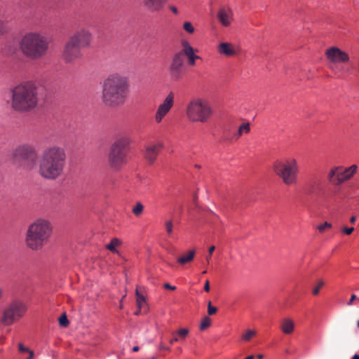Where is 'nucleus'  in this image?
Segmentation results:
<instances>
[{
	"label": "nucleus",
	"mask_w": 359,
	"mask_h": 359,
	"mask_svg": "<svg viewBox=\"0 0 359 359\" xmlns=\"http://www.w3.org/2000/svg\"><path fill=\"white\" fill-rule=\"evenodd\" d=\"M92 35L90 32L85 29L76 32L69 39V41L76 45L80 48L88 47L91 41Z\"/></svg>",
	"instance_id": "15"
},
{
	"label": "nucleus",
	"mask_w": 359,
	"mask_h": 359,
	"mask_svg": "<svg viewBox=\"0 0 359 359\" xmlns=\"http://www.w3.org/2000/svg\"><path fill=\"white\" fill-rule=\"evenodd\" d=\"M216 18L223 27H229L233 21V11L229 6H220L216 13Z\"/></svg>",
	"instance_id": "12"
},
{
	"label": "nucleus",
	"mask_w": 359,
	"mask_h": 359,
	"mask_svg": "<svg viewBox=\"0 0 359 359\" xmlns=\"http://www.w3.org/2000/svg\"><path fill=\"white\" fill-rule=\"evenodd\" d=\"M125 297H126V295H124V296L123 297V298L121 299V304H120V308H121V309H122V307H123L122 302H123V299Z\"/></svg>",
	"instance_id": "58"
},
{
	"label": "nucleus",
	"mask_w": 359,
	"mask_h": 359,
	"mask_svg": "<svg viewBox=\"0 0 359 359\" xmlns=\"http://www.w3.org/2000/svg\"><path fill=\"white\" fill-rule=\"evenodd\" d=\"M142 312V310H140V309L138 308L137 311H136V312L135 313V315H139Z\"/></svg>",
	"instance_id": "55"
},
{
	"label": "nucleus",
	"mask_w": 359,
	"mask_h": 359,
	"mask_svg": "<svg viewBox=\"0 0 359 359\" xmlns=\"http://www.w3.org/2000/svg\"><path fill=\"white\" fill-rule=\"evenodd\" d=\"M184 62V59L183 53H175L169 67L170 74L173 79L177 80L181 78Z\"/></svg>",
	"instance_id": "13"
},
{
	"label": "nucleus",
	"mask_w": 359,
	"mask_h": 359,
	"mask_svg": "<svg viewBox=\"0 0 359 359\" xmlns=\"http://www.w3.org/2000/svg\"><path fill=\"white\" fill-rule=\"evenodd\" d=\"M129 83L127 78L118 74L108 76L102 83L101 99L109 107H119L124 104L128 95Z\"/></svg>",
	"instance_id": "2"
},
{
	"label": "nucleus",
	"mask_w": 359,
	"mask_h": 359,
	"mask_svg": "<svg viewBox=\"0 0 359 359\" xmlns=\"http://www.w3.org/2000/svg\"><path fill=\"white\" fill-rule=\"evenodd\" d=\"M182 53L183 55H186L187 57H192L196 55L193 47L189 44L187 41H182Z\"/></svg>",
	"instance_id": "23"
},
{
	"label": "nucleus",
	"mask_w": 359,
	"mask_h": 359,
	"mask_svg": "<svg viewBox=\"0 0 359 359\" xmlns=\"http://www.w3.org/2000/svg\"><path fill=\"white\" fill-rule=\"evenodd\" d=\"M129 145L130 140L127 137H121L112 144L108 156V162L111 168L119 170L126 163Z\"/></svg>",
	"instance_id": "8"
},
{
	"label": "nucleus",
	"mask_w": 359,
	"mask_h": 359,
	"mask_svg": "<svg viewBox=\"0 0 359 359\" xmlns=\"http://www.w3.org/2000/svg\"><path fill=\"white\" fill-rule=\"evenodd\" d=\"M144 210V205L141 202H137L133 208L132 212L136 217H140Z\"/></svg>",
	"instance_id": "28"
},
{
	"label": "nucleus",
	"mask_w": 359,
	"mask_h": 359,
	"mask_svg": "<svg viewBox=\"0 0 359 359\" xmlns=\"http://www.w3.org/2000/svg\"><path fill=\"white\" fill-rule=\"evenodd\" d=\"M196 252L195 250H190L188 252V253L185 255H182L180 257L177 259V262L180 264L184 265L187 263L191 262L194 257H195Z\"/></svg>",
	"instance_id": "24"
},
{
	"label": "nucleus",
	"mask_w": 359,
	"mask_h": 359,
	"mask_svg": "<svg viewBox=\"0 0 359 359\" xmlns=\"http://www.w3.org/2000/svg\"><path fill=\"white\" fill-rule=\"evenodd\" d=\"M327 59L332 63L348 62L349 61L348 55L337 47L332 46L327 48L325 51Z\"/></svg>",
	"instance_id": "16"
},
{
	"label": "nucleus",
	"mask_w": 359,
	"mask_h": 359,
	"mask_svg": "<svg viewBox=\"0 0 359 359\" xmlns=\"http://www.w3.org/2000/svg\"><path fill=\"white\" fill-rule=\"evenodd\" d=\"M254 358V355H248L245 358V359H253Z\"/></svg>",
	"instance_id": "57"
},
{
	"label": "nucleus",
	"mask_w": 359,
	"mask_h": 359,
	"mask_svg": "<svg viewBox=\"0 0 359 359\" xmlns=\"http://www.w3.org/2000/svg\"><path fill=\"white\" fill-rule=\"evenodd\" d=\"M151 359H156L154 357L151 358Z\"/></svg>",
	"instance_id": "61"
},
{
	"label": "nucleus",
	"mask_w": 359,
	"mask_h": 359,
	"mask_svg": "<svg viewBox=\"0 0 359 359\" xmlns=\"http://www.w3.org/2000/svg\"><path fill=\"white\" fill-rule=\"evenodd\" d=\"M175 95L172 92L168 93V95L163 100V102L161 103L155 113L154 120L156 123L162 122L165 116L170 112L171 109L174 106Z\"/></svg>",
	"instance_id": "11"
},
{
	"label": "nucleus",
	"mask_w": 359,
	"mask_h": 359,
	"mask_svg": "<svg viewBox=\"0 0 359 359\" xmlns=\"http://www.w3.org/2000/svg\"><path fill=\"white\" fill-rule=\"evenodd\" d=\"M187 58H188V60H189V65H191V66H194V65H195V63H196V62H195V60H196V59H199V58H200V57L196 55H194V56L189 57H187Z\"/></svg>",
	"instance_id": "40"
},
{
	"label": "nucleus",
	"mask_w": 359,
	"mask_h": 359,
	"mask_svg": "<svg viewBox=\"0 0 359 359\" xmlns=\"http://www.w3.org/2000/svg\"><path fill=\"white\" fill-rule=\"evenodd\" d=\"M121 243V242L119 239L114 238L111 239V242L108 245H107L106 248L111 252H116L117 250H116V248L119 246Z\"/></svg>",
	"instance_id": "26"
},
{
	"label": "nucleus",
	"mask_w": 359,
	"mask_h": 359,
	"mask_svg": "<svg viewBox=\"0 0 359 359\" xmlns=\"http://www.w3.org/2000/svg\"><path fill=\"white\" fill-rule=\"evenodd\" d=\"M138 350H139V346H134V347L133 348V351L134 352H136V351H137Z\"/></svg>",
	"instance_id": "54"
},
{
	"label": "nucleus",
	"mask_w": 359,
	"mask_h": 359,
	"mask_svg": "<svg viewBox=\"0 0 359 359\" xmlns=\"http://www.w3.org/2000/svg\"><path fill=\"white\" fill-rule=\"evenodd\" d=\"M19 47L25 57L32 60H38L47 55L50 48V41L39 32H29L21 37Z\"/></svg>",
	"instance_id": "3"
},
{
	"label": "nucleus",
	"mask_w": 359,
	"mask_h": 359,
	"mask_svg": "<svg viewBox=\"0 0 359 359\" xmlns=\"http://www.w3.org/2000/svg\"><path fill=\"white\" fill-rule=\"evenodd\" d=\"M215 247L214 245L210 246L208 249V255H207L206 258H205L208 264L210 263L211 255L213 253V252L215 251Z\"/></svg>",
	"instance_id": "39"
},
{
	"label": "nucleus",
	"mask_w": 359,
	"mask_h": 359,
	"mask_svg": "<svg viewBox=\"0 0 359 359\" xmlns=\"http://www.w3.org/2000/svg\"><path fill=\"white\" fill-rule=\"evenodd\" d=\"M332 227V224L331 223H329L327 222H325L323 224H322L321 225H319L318 226V229L320 232H323L325 229H330Z\"/></svg>",
	"instance_id": "37"
},
{
	"label": "nucleus",
	"mask_w": 359,
	"mask_h": 359,
	"mask_svg": "<svg viewBox=\"0 0 359 359\" xmlns=\"http://www.w3.org/2000/svg\"><path fill=\"white\" fill-rule=\"evenodd\" d=\"M164 287L168 290H175L176 289L175 286H172L169 283H165L164 285Z\"/></svg>",
	"instance_id": "49"
},
{
	"label": "nucleus",
	"mask_w": 359,
	"mask_h": 359,
	"mask_svg": "<svg viewBox=\"0 0 359 359\" xmlns=\"http://www.w3.org/2000/svg\"><path fill=\"white\" fill-rule=\"evenodd\" d=\"M189 330L187 328H182L177 332H173L172 335H177L180 340H184L189 334Z\"/></svg>",
	"instance_id": "27"
},
{
	"label": "nucleus",
	"mask_w": 359,
	"mask_h": 359,
	"mask_svg": "<svg viewBox=\"0 0 359 359\" xmlns=\"http://www.w3.org/2000/svg\"><path fill=\"white\" fill-rule=\"evenodd\" d=\"M355 220H356V217H355V216H353V217H351L350 218V222H351V224H354V223H355Z\"/></svg>",
	"instance_id": "51"
},
{
	"label": "nucleus",
	"mask_w": 359,
	"mask_h": 359,
	"mask_svg": "<svg viewBox=\"0 0 359 359\" xmlns=\"http://www.w3.org/2000/svg\"><path fill=\"white\" fill-rule=\"evenodd\" d=\"M173 336H174V337L170 339V341H169L170 344H173L175 342H177V341H180V339H179V338L177 337V335H173Z\"/></svg>",
	"instance_id": "48"
},
{
	"label": "nucleus",
	"mask_w": 359,
	"mask_h": 359,
	"mask_svg": "<svg viewBox=\"0 0 359 359\" xmlns=\"http://www.w3.org/2000/svg\"><path fill=\"white\" fill-rule=\"evenodd\" d=\"M257 357L258 359H262L264 358V355L262 354H259V355H257Z\"/></svg>",
	"instance_id": "56"
},
{
	"label": "nucleus",
	"mask_w": 359,
	"mask_h": 359,
	"mask_svg": "<svg viewBox=\"0 0 359 359\" xmlns=\"http://www.w3.org/2000/svg\"><path fill=\"white\" fill-rule=\"evenodd\" d=\"M207 273V271H206V270H205V271H203L202 272V273H203V274H205V273Z\"/></svg>",
	"instance_id": "59"
},
{
	"label": "nucleus",
	"mask_w": 359,
	"mask_h": 359,
	"mask_svg": "<svg viewBox=\"0 0 359 359\" xmlns=\"http://www.w3.org/2000/svg\"><path fill=\"white\" fill-rule=\"evenodd\" d=\"M135 296H136V303L137 308L140 309V310H147V302L146 299L144 297L142 294H141L138 289H136L135 291Z\"/></svg>",
	"instance_id": "22"
},
{
	"label": "nucleus",
	"mask_w": 359,
	"mask_h": 359,
	"mask_svg": "<svg viewBox=\"0 0 359 359\" xmlns=\"http://www.w3.org/2000/svg\"><path fill=\"white\" fill-rule=\"evenodd\" d=\"M59 323H60V325L63 327H66L68 326L69 320H68L65 313L62 314L60 317V318H59Z\"/></svg>",
	"instance_id": "35"
},
{
	"label": "nucleus",
	"mask_w": 359,
	"mask_h": 359,
	"mask_svg": "<svg viewBox=\"0 0 359 359\" xmlns=\"http://www.w3.org/2000/svg\"><path fill=\"white\" fill-rule=\"evenodd\" d=\"M165 227L167 231V233L169 236H172L173 231V223L172 220H167L165 222Z\"/></svg>",
	"instance_id": "32"
},
{
	"label": "nucleus",
	"mask_w": 359,
	"mask_h": 359,
	"mask_svg": "<svg viewBox=\"0 0 359 359\" xmlns=\"http://www.w3.org/2000/svg\"><path fill=\"white\" fill-rule=\"evenodd\" d=\"M19 351L21 352H29L30 351L28 348H25L22 344H19L18 345Z\"/></svg>",
	"instance_id": "45"
},
{
	"label": "nucleus",
	"mask_w": 359,
	"mask_h": 359,
	"mask_svg": "<svg viewBox=\"0 0 359 359\" xmlns=\"http://www.w3.org/2000/svg\"><path fill=\"white\" fill-rule=\"evenodd\" d=\"M315 191V189H314V185L313 184H309L308 185V189H307V194H313Z\"/></svg>",
	"instance_id": "42"
},
{
	"label": "nucleus",
	"mask_w": 359,
	"mask_h": 359,
	"mask_svg": "<svg viewBox=\"0 0 359 359\" xmlns=\"http://www.w3.org/2000/svg\"><path fill=\"white\" fill-rule=\"evenodd\" d=\"M159 349L160 350H165V351H169L170 350V348L168 346H167L165 344H163V342H161L160 344H159Z\"/></svg>",
	"instance_id": "46"
},
{
	"label": "nucleus",
	"mask_w": 359,
	"mask_h": 359,
	"mask_svg": "<svg viewBox=\"0 0 359 359\" xmlns=\"http://www.w3.org/2000/svg\"><path fill=\"white\" fill-rule=\"evenodd\" d=\"M354 231V228L353 227H350V228H348V227H344L342 229V231L346 233V235H350L351 233H352V232Z\"/></svg>",
	"instance_id": "41"
},
{
	"label": "nucleus",
	"mask_w": 359,
	"mask_h": 359,
	"mask_svg": "<svg viewBox=\"0 0 359 359\" xmlns=\"http://www.w3.org/2000/svg\"><path fill=\"white\" fill-rule=\"evenodd\" d=\"M81 48L68 41L64 48L62 53L63 60L67 63L74 62L81 57Z\"/></svg>",
	"instance_id": "14"
},
{
	"label": "nucleus",
	"mask_w": 359,
	"mask_h": 359,
	"mask_svg": "<svg viewBox=\"0 0 359 359\" xmlns=\"http://www.w3.org/2000/svg\"><path fill=\"white\" fill-rule=\"evenodd\" d=\"M256 332L254 330H248L246 332L243 334L242 339L244 341H250L254 336H255Z\"/></svg>",
	"instance_id": "31"
},
{
	"label": "nucleus",
	"mask_w": 359,
	"mask_h": 359,
	"mask_svg": "<svg viewBox=\"0 0 359 359\" xmlns=\"http://www.w3.org/2000/svg\"><path fill=\"white\" fill-rule=\"evenodd\" d=\"M183 29L189 34H193L195 31L194 27L190 22H184Z\"/></svg>",
	"instance_id": "34"
},
{
	"label": "nucleus",
	"mask_w": 359,
	"mask_h": 359,
	"mask_svg": "<svg viewBox=\"0 0 359 359\" xmlns=\"http://www.w3.org/2000/svg\"><path fill=\"white\" fill-rule=\"evenodd\" d=\"M163 144L161 142L150 144L145 147L144 158L151 163H153Z\"/></svg>",
	"instance_id": "18"
},
{
	"label": "nucleus",
	"mask_w": 359,
	"mask_h": 359,
	"mask_svg": "<svg viewBox=\"0 0 359 359\" xmlns=\"http://www.w3.org/2000/svg\"><path fill=\"white\" fill-rule=\"evenodd\" d=\"M280 329L285 334H291L294 329V322L290 318L283 319L280 325Z\"/></svg>",
	"instance_id": "21"
},
{
	"label": "nucleus",
	"mask_w": 359,
	"mask_h": 359,
	"mask_svg": "<svg viewBox=\"0 0 359 359\" xmlns=\"http://www.w3.org/2000/svg\"><path fill=\"white\" fill-rule=\"evenodd\" d=\"M338 171L339 167H334L328 173L327 179L333 184H334V180H336V177H337Z\"/></svg>",
	"instance_id": "29"
},
{
	"label": "nucleus",
	"mask_w": 359,
	"mask_h": 359,
	"mask_svg": "<svg viewBox=\"0 0 359 359\" xmlns=\"http://www.w3.org/2000/svg\"><path fill=\"white\" fill-rule=\"evenodd\" d=\"M27 311V306L22 300L14 299L4 309L1 322L4 325H11L23 318Z\"/></svg>",
	"instance_id": "9"
},
{
	"label": "nucleus",
	"mask_w": 359,
	"mask_h": 359,
	"mask_svg": "<svg viewBox=\"0 0 359 359\" xmlns=\"http://www.w3.org/2000/svg\"><path fill=\"white\" fill-rule=\"evenodd\" d=\"M273 170L278 177L287 186H292L297 183L299 168L294 158H287L276 161Z\"/></svg>",
	"instance_id": "7"
},
{
	"label": "nucleus",
	"mask_w": 359,
	"mask_h": 359,
	"mask_svg": "<svg viewBox=\"0 0 359 359\" xmlns=\"http://www.w3.org/2000/svg\"><path fill=\"white\" fill-rule=\"evenodd\" d=\"M170 10L174 13L175 14H177L178 13V10L177 8V7L174 6H170Z\"/></svg>",
	"instance_id": "50"
},
{
	"label": "nucleus",
	"mask_w": 359,
	"mask_h": 359,
	"mask_svg": "<svg viewBox=\"0 0 359 359\" xmlns=\"http://www.w3.org/2000/svg\"><path fill=\"white\" fill-rule=\"evenodd\" d=\"M66 165L65 149L59 146L46 147L39 160V174L46 180H55L60 177Z\"/></svg>",
	"instance_id": "1"
},
{
	"label": "nucleus",
	"mask_w": 359,
	"mask_h": 359,
	"mask_svg": "<svg viewBox=\"0 0 359 359\" xmlns=\"http://www.w3.org/2000/svg\"><path fill=\"white\" fill-rule=\"evenodd\" d=\"M250 131V126L249 123H242L238 130L236 134H235L234 137L236 139H238L243 134H248Z\"/></svg>",
	"instance_id": "25"
},
{
	"label": "nucleus",
	"mask_w": 359,
	"mask_h": 359,
	"mask_svg": "<svg viewBox=\"0 0 359 359\" xmlns=\"http://www.w3.org/2000/svg\"><path fill=\"white\" fill-rule=\"evenodd\" d=\"M210 325H211V319L209 317L205 316L201 320V323L200 325V330H204L207 329L208 327H209Z\"/></svg>",
	"instance_id": "30"
},
{
	"label": "nucleus",
	"mask_w": 359,
	"mask_h": 359,
	"mask_svg": "<svg viewBox=\"0 0 359 359\" xmlns=\"http://www.w3.org/2000/svg\"><path fill=\"white\" fill-rule=\"evenodd\" d=\"M52 233L50 223L38 219L29 225L25 234V244L32 250H40L48 242Z\"/></svg>",
	"instance_id": "5"
},
{
	"label": "nucleus",
	"mask_w": 359,
	"mask_h": 359,
	"mask_svg": "<svg viewBox=\"0 0 359 359\" xmlns=\"http://www.w3.org/2000/svg\"><path fill=\"white\" fill-rule=\"evenodd\" d=\"M13 158L15 162L32 168L37 158L36 149L34 146L29 144L19 145L13 150Z\"/></svg>",
	"instance_id": "10"
},
{
	"label": "nucleus",
	"mask_w": 359,
	"mask_h": 359,
	"mask_svg": "<svg viewBox=\"0 0 359 359\" xmlns=\"http://www.w3.org/2000/svg\"><path fill=\"white\" fill-rule=\"evenodd\" d=\"M29 355L27 359H32L34 356V353L32 351H29Z\"/></svg>",
	"instance_id": "52"
},
{
	"label": "nucleus",
	"mask_w": 359,
	"mask_h": 359,
	"mask_svg": "<svg viewBox=\"0 0 359 359\" xmlns=\"http://www.w3.org/2000/svg\"><path fill=\"white\" fill-rule=\"evenodd\" d=\"M355 299H357L356 295L355 294H352L351 296V298H350L348 302V305H349V306L352 305L353 301H355ZM358 301L359 302V298L358 299Z\"/></svg>",
	"instance_id": "44"
},
{
	"label": "nucleus",
	"mask_w": 359,
	"mask_h": 359,
	"mask_svg": "<svg viewBox=\"0 0 359 359\" xmlns=\"http://www.w3.org/2000/svg\"><path fill=\"white\" fill-rule=\"evenodd\" d=\"M325 283L323 280H319L317 283L316 286L313 289L312 294L314 296H317L319 294L320 290L323 285Z\"/></svg>",
	"instance_id": "33"
},
{
	"label": "nucleus",
	"mask_w": 359,
	"mask_h": 359,
	"mask_svg": "<svg viewBox=\"0 0 359 359\" xmlns=\"http://www.w3.org/2000/svg\"><path fill=\"white\" fill-rule=\"evenodd\" d=\"M168 0H143L144 7L151 13L161 11Z\"/></svg>",
	"instance_id": "19"
},
{
	"label": "nucleus",
	"mask_w": 359,
	"mask_h": 359,
	"mask_svg": "<svg viewBox=\"0 0 359 359\" xmlns=\"http://www.w3.org/2000/svg\"><path fill=\"white\" fill-rule=\"evenodd\" d=\"M38 102L37 90L32 82H26L15 87L12 91V107L20 111L34 109Z\"/></svg>",
	"instance_id": "4"
},
{
	"label": "nucleus",
	"mask_w": 359,
	"mask_h": 359,
	"mask_svg": "<svg viewBox=\"0 0 359 359\" xmlns=\"http://www.w3.org/2000/svg\"><path fill=\"white\" fill-rule=\"evenodd\" d=\"M217 311V309L215 306H212L211 304V302H209L208 304V313L209 315L215 314Z\"/></svg>",
	"instance_id": "38"
},
{
	"label": "nucleus",
	"mask_w": 359,
	"mask_h": 359,
	"mask_svg": "<svg viewBox=\"0 0 359 359\" xmlns=\"http://www.w3.org/2000/svg\"><path fill=\"white\" fill-rule=\"evenodd\" d=\"M357 169L358 166L356 165H353L346 169L339 167L337 177H336V180H334V185H339L344 182L349 180L353 174L355 173Z\"/></svg>",
	"instance_id": "17"
},
{
	"label": "nucleus",
	"mask_w": 359,
	"mask_h": 359,
	"mask_svg": "<svg viewBox=\"0 0 359 359\" xmlns=\"http://www.w3.org/2000/svg\"><path fill=\"white\" fill-rule=\"evenodd\" d=\"M340 72L341 75L349 74L351 73V71L349 68L342 67L341 69H340Z\"/></svg>",
	"instance_id": "43"
},
{
	"label": "nucleus",
	"mask_w": 359,
	"mask_h": 359,
	"mask_svg": "<svg viewBox=\"0 0 359 359\" xmlns=\"http://www.w3.org/2000/svg\"><path fill=\"white\" fill-rule=\"evenodd\" d=\"M351 359H359V355L358 354L353 355V356L352 357Z\"/></svg>",
	"instance_id": "53"
},
{
	"label": "nucleus",
	"mask_w": 359,
	"mask_h": 359,
	"mask_svg": "<svg viewBox=\"0 0 359 359\" xmlns=\"http://www.w3.org/2000/svg\"><path fill=\"white\" fill-rule=\"evenodd\" d=\"M213 114L214 109L211 103L204 98H193L186 105V117L191 123H207Z\"/></svg>",
	"instance_id": "6"
},
{
	"label": "nucleus",
	"mask_w": 359,
	"mask_h": 359,
	"mask_svg": "<svg viewBox=\"0 0 359 359\" xmlns=\"http://www.w3.org/2000/svg\"><path fill=\"white\" fill-rule=\"evenodd\" d=\"M217 51L221 55H224L226 56H232L236 54V51L233 46L227 42H222L219 43L217 47Z\"/></svg>",
	"instance_id": "20"
},
{
	"label": "nucleus",
	"mask_w": 359,
	"mask_h": 359,
	"mask_svg": "<svg viewBox=\"0 0 359 359\" xmlns=\"http://www.w3.org/2000/svg\"><path fill=\"white\" fill-rule=\"evenodd\" d=\"M8 29L7 22L0 19V34L6 33Z\"/></svg>",
	"instance_id": "36"
},
{
	"label": "nucleus",
	"mask_w": 359,
	"mask_h": 359,
	"mask_svg": "<svg viewBox=\"0 0 359 359\" xmlns=\"http://www.w3.org/2000/svg\"><path fill=\"white\" fill-rule=\"evenodd\" d=\"M210 283H209V280H207L205 283V285H204V290L207 292H208L210 291Z\"/></svg>",
	"instance_id": "47"
},
{
	"label": "nucleus",
	"mask_w": 359,
	"mask_h": 359,
	"mask_svg": "<svg viewBox=\"0 0 359 359\" xmlns=\"http://www.w3.org/2000/svg\"><path fill=\"white\" fill-rule=\"evenodd\" d=\"M358 327H359V320L358 321Z\"/></svg>",
	"instance_id": "60"
}]
</instances>
